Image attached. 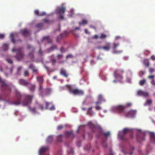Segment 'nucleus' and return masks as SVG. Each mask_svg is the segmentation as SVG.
I'll return each instance as SVG.
<instances>
[{
  "label": "nucleus",
  "instance_id": "nucleus-30",
  "mask_svg": "<svg viewBox=\"0 0 155 155\" xmlns=\"http://www.w3.org/2000/svg\"><path fill=\"white\" fill-rule=\"evenodd\" d=\"M10 37L13 43L15 44V41L14 39L13 34L12 33L10 35Z\"/></svg>",
  "mask_w": 155,
  "mask_h": 155
},
{
  "label": "nucleus",
  "instance_id": "nucleus-21",
  "mask_svg": "<svg viewBox=\"0 0 155 155\" xmlns=\"http://www.w3.org/2000/svg\"><path fill=\"white\" fill-rule=\"evenodd\" d=\"M37 80L40 83V84H41L43 83L44 79L42 76H38L37 78Z\"/></svg>",
  "mask_w": 155,
  "mask_h": 155
},
{
  "label": "nucleus",
  "instance_id": "nucleus-5",
  "mask_svg": "<svg viewBox=\"0 0 155 155\" xmlns=\"http://www.w3.org/2000/svg\"><path fill=\"white\" fill-rule=\"evenodd\" d=\"M25 99L22 103V104L24 106H28L32 102V100L33 97L32 95H25Z\"/></svg>",
  "mask_w": 155,
  "mask_h": 155
},
{
  "label": "nucleus",
  "instance_id": "nucleus-62",
  "mask_svg": "<svg viewBox=\"0 0 155 155\" xmlns=\"http://www.w3.org/2000/svg\"><path fill=\"white\" fill-rule=\"evenodd\" d=\"M43 89V87L41 85V84H40V87H39V90L41 91Z\"/></svg>",
  "mask_w": 155,
  "mask_h": 155
},
{
  "label": "nucleus",
  "instance_id": "nucleus-31",
  "mask_svg": "<svg viewBox=\"0 0 155 155\" xmlns=\"http://www.w3.org/2000/svg\"><path fill=\"white\" fill-rule=\"evenodd\" d=\"M28 109L32 111V112L34 113L36 112V108L35 107L31 108L30 106H28Z\"/></svg>",
  "mask_w": 155,
  "mask_h": 155
},
{
  "label": "nucleus",
  "instance_id": "nucleus-57",
  "mask_svg": "<svg viewBox=\"0 0 155 155\" xmlns=\"http://www.w3.org/2000/svg\"><path fill=\"white\" fill-rule=\"evenodd\" d=\"M151 59L153 61L155 60V56L153 55H152L151 57Z\"/></svg>",
  "mask_w": 155,
  "mask_h": 155
},
{
  "label": "nucleus",
  "instance_id": "nucleus-37",
  "mask_svg": "<svg viewBox=\"0 0 155 155\" xmlns=\"http://www.w3.org/2000/svg\"><path fill=\"white\" fill-rule=\"evenodd\" d=\"M106 37L107 35L105 34L104 33H102L101 36L99 37V38L103 39L105 38Z\"/></svg>",
  "mask_w": 155,
  "mask_h": 155
},
{
  "label": "nucleus",
  "instance_id": "nucleus-56",
  "mask_svg": "<svg viewBox=\"0 0 155 155\" xmlns=\"http://www.w3.org/2000/svg\"><path fill=\"white\" fill-rule=\"evenodd\" d=\"M151 83L152 85H155V81H154V79L152 80Z\"/></svg>",
  "mask_w": 155,
  "mask_h": 155
},
{
  "label": "nucleus",
  "instance_id": "nucleus-1",
  "mask_svg": "<svg viewBox=\"0 0 155 155\" xmlns=\"http://www.w3.org/2000/svg\"><path fill=\"white\" fill-rule=\"evenodd\" d=\"M65 87L68 89L69 92L74 95H82L84 94V92L82 90L78 89H72L70 85L67 84Z\"/></svg>",
  "mask_w": 155,
  "mask_h": 155
},
{
  "label": "nucleus",
  "instance_id": "nucleus-51",
  "mask_svg": "<svg viewBox=\"0 0 155 155\" xmlns=\"http://www.w3.org/2000/svg\"><path fill=\"white\" fill-rule=\"evenodd\" d=\"M63 128V126L62 125H60L58 126L57 129L58 130H60L62 129Z\"/></svg>",
  "mask_w": 155,
  "mask_h": 155
},
{
  "label": "nucleus",
  "instance_id": "nucleus-32",
  "mask_svg": "<svg viewBox=\"0 0 155 155\" xmlns=\"http://www.w3.org/2000/svg\"><path fill=\"white\" fill-rule=\"evenodd\" d=\"M62 34H60L59 36H58L57 38V41L58 42H59L62 39Z\"/></svg>",
  "mask_w": 155,
  "mask_h": 155
},
{
  "label": "nucleus",
  "instance_id": "nucleus-60",
  "mask_svg": "<svg viewBox=\"0 0 155 155\" xmlns=\"http://www.w3.org/2000/svg\"><path fill=\"white\" fill-rule=\"evenodd\" d=\"M98 38V36L97 35H95L93 36V38L94 39H97Z\"/></svg>",
  "mask_w": 155,
  "mask_h": 155
},
{
  "label": "nucleus",
  "instance_id": "nucleus-35",
  "mask_svg": "<svg viewBox=\"0 0 155 155\" xmlns=\"http://www.w3.org/2000/svg\"><path fill=\"white\" fill-rule=\"evenodd\" d=\"M146 82V80L144 79L140 81L139 82V84L140 85L142 86Z\"/></svg>",
  "mask_w": 155,
  "mask_h": 155
},
{
  "label": "nucleus",
  "instance_id": "nucleus-17",
  "mask_svg": "<svg viewBox=\"0 0 155 155\" xmlns=\"http://www.w3.org/2000/svg\"><path fill=\"white\" fill-rule=\"evenodd\" d=\"M19 81L21 84L24 86H27L29 84L28 82L23 79H20Z\"/></svg>",
  "mask_w": 155,
  "mask_h": 155
},
{
  "label": "nucleus",
  "instance_id": "nucleus-38",
  "mask_svg": "<svg viewBox=\"0 0 155 155\" xmlns=\"http://www.w3.org/2000/svg\"><path fill=\"white\" fill-rule=\"evenodd\" d=\"M21 68H22V67H21V66H19L17 68V73L18 74H20V71H21Z\"/></svg>",
  "mask_w": 155,
  "mask_h": 155
},
{
  "label": "nucleus",
  "instance_id": "nucleus-33",
  "mask_svg": "<svg viewBox=\"0 0 155 155\" xmlns=\"http://www.w3.org/2000/svg\"><path fill=\"white\" fill-rule=\"evenodd\" d=\"M57 46L56 45H54L51 47L50 48V51H52L54 49H57Z\"/></svg>",
  "mask_w": 155,
  "mask_h": 155
},
{
  "label": "nucleus",
  "instance_id": "nucleus-8",
  "mask_svg": "<svg viewBox=\"0 0 155 155\" xmlns=\"http://www.w3.org/2000/svg\"><path fill=\"white\" fill-rule=\"evenodd\" d=\"M124 73V71L123 70H116L115 71L114 75V77L116 78H120L122 79L123 76L120 74H123Z\"/></svg>",
  "mask_w": 155,
  "mask_h": 155
},
{
  "label": "nucleus",
  "instance_id": "nucleus-61",
  "mask_svg": "<svg viewBox=\"0 0 155 155\" xmlns=\"http://www.w3.org/2000/svg\"><path fill=\"white\" fill-rule=\"evenodd\" d=\"M39 107L41 110H43V107L42 105L40 104L39 105Z\"/></svg>",
  "mask_w": 155,
  "mask_h": 155
},
{
  "label": "nucleus",
  "instance_id": "nucleus-41",
  "mask_svg": "<svg viewBox=\"0 0 155 155\" xmlns=\"http://www.w3.org/2000/svg\"><path fill=\"white\" fill-rule=\"evenodd\" d=\"M110 133L108 131V132H105V133H103V135L105 136V137H107L109 135H110Z\"/></svg>",
  "mask_w": 155,
  "mask_h": 155
},
{
  "label": "nucleus",
  "instance_id": "nucleus-19",
  "mask_svg": "<svg viewBox=\"0 0 155 155\" xmlns=\"http://www.w3.org/2000/svg\"><path fill=\"white\" fill-rule=\"evenodd\" d=\"M35 14L38 16H41L45 15V12L42 13H39V11L38 10H36L35 11Z\"/></svg>",
  "mask_w": 155,
  "mask_h": 155
},
{
  "label": "nucleus",
  "instance_id": "nucleus-23",
  "mask_svg": "<svg viewBox=\"0 0 155 155\" xmlns=\"http://www.w3.org/2000/svg\"><path fill=\"white\" fill-rule=\"evenodd\" d=\"M65 135L66 137H68L70 136H73V132L72 131L70 132L66 131L65 132Z\"/></svg>",
  "mask_w": 155,
  "mask_h": 155
},
{
  "label": "nucleus",
  "instance_id": "nucleus-40",
  "mask_svg": "<svg viewBox=\"0 0 155 155\" xmlns=\"http://www.w3.org/2000/svg\"><path fill=\"white\" fill-rule=\"evenodd\" d=\"M132 105V104L130 103H127L126 104L125 106H124L125 107V108L126 107H129L131 106Z\"/></svg>",
  "mask_w": 155,
  "mask_h": 155
},
{
  "label": "nucleus",
  "instance_id": "nucleus-7",
  "mask_svg": "<svg viewBox=\"0 0 155 155\" xmlns=\"http://www.w3.org/2000/svg\"><path fill=\"white\" fill-rule=\"evenodd\" d=\"M125 109V107L122 105H118L112 108V110L114 111L119 113H124Z\"/></svg>",
  "mask_w": 155,
  "mask_h": 155
},
{
  "label": "nucleus",
  "instance_id": "nucleus-48",
  "mask_svg": "<svg viewBox=\"0 0 155 155\" xmlns=\"http://www.w3.org/2000/svg\"><path fill=\"white\" fill-rule=\"evenodd\" d=\"M60 50L61 52H64L66 51L65 50L63 47L61 48Z\"/></svg>",
  "mask_w": 155,
  "mask_h": 155
},
{
  "label": "nucleus",
  "instance_id": "nucleus-14",
  "mask_svg": "<svg viewBox=\"0 0 155 155\" xmlns=\"http://www.w3.org/2000/svg\"><path fill=\"white\" fill-rule=\"evenodd\" d=\"M20 32L22 35L25 36H29L30 34V31L26 29H23L21 30Z\"/></svg>",
  "mask_w": 155,
  "mask_h": 155
},
{
  "label": "nucleus",
  "instance_id": "nucleus-47",
  "mask_svg": "<svg viewBox=\"0 0 155 155\" xmlns=\"http://www.w3.org/2000/svg\"><path fill=\"white\" fill-rule=\"evenodd\" d=\"M95 108L97 110H99L101 109V107L98 105L96 106Z\"/></svg>",
  "mask_w": 155,
  "mask_h": 155
},
{
  "label": "nucleus",
  "instance_id": "nucleus-26",
  "mask_svg": "<svg viewBox=\"0 0 155 155\" xmlns=\"http://www.w3.org/2000/svg\"><path fill=\"white\" fill-rule=\"evenodd\" d=\"M29 68L32 69L33 72L38 73V71L37 69L35 68L33 64H31L29 66Z\"/></svg>",
  "mask_w": 155,
  "mask_h": 155
},
{
  "label": "nucleus",
  "instance_id": "nucleus-2",
  "mask_svg": "<svg viewBox=\"0 0 155 155\" xmlns=\"http://www.w3.org/2000/svg\"><path fill=\"white\" fill-rule=\"evenodd\" d=\"M22 49L21 47L18 48H14L12 49V52H15L16 53V55L15 57L18 61L21 60L23 57L24 54Z\"/></svg>",
  "mask_w": 155,
  "mask_h": 155
},
{
  "label": "nucleus",
  "instance_id": "nucleus-52",
  "mask_svg": "<svg viewBox=\"0 0 155 155\" xmlns=\"http://www.w3.org/2000/svg\"><path fill=\"white\" fill-rule=\"evenodd\" d=\"M57 58L58 59H60L63 57V55L62 54H58L57 56Z\"/></svg>",
  "mask_w": 155,
  "mask_h": 155
},
{
  "label": "nucleus",
  "instance_id": "nucleus-28",
  "mask_svg": "<svg viewBox=\"0 0 155 155\" xmlns=\"http://www.w3.org/2000/svg\"><path fill=\"white\" fill-rule=\"evenodd\" d=\"M53 140V136H50L48 137L47 139V143H49L51 142Z\"/></svg>",
  "mask_w": 155,
  "mask_h": 155
},
{
  "label": "nucleus",
  "instance_id": "nucleus-46",
  "mask_svg": "<svg viewBox=\"0 0 155 155\" xmlns=\"http://www.w3.org/2000/svg\"><path fill=\"white\" fill-rule=\"evenodd\" d=\"M6 60L8 63L12 64L13 63L12 60L11 59H7Z\"/></svg>",
  "mask_w": 155,
  "mask_h": 155
},
{
  "label": "nucleus",
  "instance_id": "nucleus-54",
  "mask_svg": "<svg viewBox=\"0 0 155 155\" xmlns=\"http://www.w3.org/2000/svg\"><path fill=\"white\" fill-rule=\"evenodd\" d=\"M5 35L3 34H0V39H2L4 38Z\"/></svg>",
  "mask_w": 155,
  "mask_h": 155
},
{
  "label": "nucleus",
  "instance_id": "nucleus-20",
  "mask_svg": "<svg viewBox=\"0 0 155 155\" xmlns=\"http://www.w3.org/2000/svg\"><path fill=\"white\" fill-rule=\"evenodd\" d=\"M50 104L49 103L46 102V109H48L50 110H54L55 109V107H54V106L53 105H52L51 107L49 108V105Z\"/></svg>",
  "mask_w": 155,
  "mask_h": 155
},
{
  "label": "nucleus",
  "instance_id": "nucleus-3",
  "mask_svg": "<svg viewBox=\"0 0 155 155\" xmlns=\"http://www.w3.org/2000/svg\"><path fill=\"white\" fill-rule=\"evenodd\" d=\"M66 10V8L64 6L58 7L56 9L55 12L56 14L58 16L60 19H64V14Z\"/></svg>",
  "mask_w": 155,
  "mask_h": 155
},
{
  "label": "nucleus",
  "instance_id": "nucleus-39",
  "mask_svg": "<svg viewBox=\"0 0 155 155\" xmlns=\"http://www.w3.org/2000/svg\"><path fill=\"white\" fill-rule=\"evenodd\" d=\"M24 74L25 76L27 77L29 76V73L28 71L25 70L24 72Z\"/></svg>",
  "mask_w": 155,
  "mask_h": 155
},
{
  "label": "nucleus",
  "instance_id": "nucleus-29",
  "mask_svg": "<svg viewBox=\"0 0 155 155\" xmlns=\"http://www.w3.org/2000/svg\"><path fill=\"white\" fill-rule=\"evenodd\" d=\"M62 135L60 134L57 137V140L59 142H61L62 141Z\"/></svg>",
  "mask_w": 155,
  "mask_h": 155
},
{
  "label": "nucleus",
  "instance_id": "nucleus-24",
  "mask_svg": "<svg viewBox=\"0 0 155 155\" xmlns=\"http://www.w3.org/2000/svg\"><path fill=\"white\" fill-rule=\"evenodd\" d=\"M46 40L47 42L49 43H51L52 40L50 38L49 36L44 37L43 38V40Z\"/></svg>",
  "mask_w": 155,
  "mask_h": 155
},
{
  "label": "nucleus",
  "instance_id": "nucleus-43",
  "mask_svg": "<svg viewBox=\"0 0 155 155\" xmlns=\"http://www.w3.org/2000/svg\"><path fill=\"white\" fill-rule=\"evenodd\" d=\"M43 25L42 23H40L37 24L36 25V27L37 28H40L43 26Z\"/></svg>",
  "mask_w": 155,
  "mask_h": 155
},
{
  "label": "nucleus",
  "instance_id": "nucleus-18",
  "mask_svg": "<svg viewBox=\"0 0 155 155\" xmlns=\"http://www.w3.org/2000/svg\"><path fill=\"white\" fill-rule=\"evenodd\" d=\"M60 74L65 77L68 78V75L65 70L64 69H62L61 70Z\"/></svg>",
  "mask_w": 155,
  "mask_h": 155
},
{
  "label": "nucleus",
  "instance_id": "nucleus-49",
  "mask_svg": "<svg viewBox=\"0 0 155 155\" xmlns=\"http://www.w3.org/2000/svg\"><path fill=\"white\" fill-rule=\"evenodd\" d=\"M147 103L148 104H150L152 103V101L151 100H148L147 101Z\"/></svg>",
  "mask_w": 155,
  "mask_h": 155
},
{
  "label": "nucleus",
  "instance_id": "nucleus-53",
  "mask_svg": "<svg viewBox=\"0 0 155 155\" xmlns=\"http://www.w3.org/2000/svg\"><path fill=\"white\" fill-rule=\"evenodd\" d=\"M43 21L46 23H49V21L47 19H43Z\"/></svg>",
  "mask_w": 155,
  "mask_h": 155
},
{
  "label": "nucleus",
  "instance_id": "nucleus-11",
  "mask_svg": "<svg viewBox=\"0 0 155 155\" xmlns=\"http://www.w3.org/2000/svg\"><path fill=\"white\" fill-rule=\"evenodd\" d=\"M129 129L127 128H125L123 130V132L124 134L122 135H121L120 134H118V137L121 140H123L124 138L125 135V134L129 132Z\"/></svg>",
  "mask_w": 155,
  "mask_h": 155
},
{
  "label": "nucleus",
  "instance_id": "nucleus-9",
  "mask_svg": "<svg viewBox=\"0 0 155 155\" xmlns=\"http://www.w3.org/2000/svg\"><path fill=\"white\" fill-rule=\"evenodd\" d=\"M145 133L140 131H139L137 135V139L138 141L140 142L145 139Z\"/></svg>",
  "mask_w": 155,
  "mask_h": 155
},
{
  "label": "nucleus",
  "instance_id": "nucleus-44",
  "mask_svg": "<svg viewBox=\"0 0 155 155\" xmlns=\"http://www.w3.org/2000/svg\"><path fill=\"white\" fill-rule=\"evenodd\" d=\"M149 95L148 93L147 92H145L143 91V94L142 96L144 97H147Z\"/></svg>",
  "mask_w": 155,
  "mask_h": 155
},
{
  "label": "nucleus",
  "instance_id": "nucleus-34",
  "mask_svg": "<svg viewBox=\"0 0 155 155\" xmlns=\"http://www.w3.org/2000/svg\"><path fill=\"white\" fill-rule=\"evenodd\" d=\"M8 49V45L6 44H3V49L4 51H7Z\"/></svg>",
  "mask_w": 155,
  "mask_h": 155
},
{
  "label": "nucleus",
  "instance_id": "nucleus-13",
  "mask_svg": "<svg viewBox=\"0 0 155 155\" xmlns=\"http://www.w3.org/2000/svg\"><path fill=\"white\" fill-rule=\"evenodd\" d=\"M110 48V43H107L106 44V46H101L98 47L99 49H102L106 51H108Z\"/></svg>",
  "mask_w": 155,
  "mask_h": 155
},
{
  "label": "nucleus",
  "instance_id": "nucleus-50",
  "mask_svg": "<svg viewBox=\"0 0 155 155\" xmlns=\"http://www.w3.org/2000/svg\"><path fill=\"white\" fill-rule=\"evenodd\" d=\"M154 78V76L153 75H150L148 76V78L149 79H152V80Z\"/></svg>",
  "mask_w": 155,
  "mask_h": 155
},
{
  "label": "nucleus",
  "instance_id": "nucleus-58",
  "mask_svg": "<svg viewBox=\"0 0 155 155\" xmlns=\"http://www.w3.org/2000/svg\"><path fill=\"white\" fill-rule=\"evenodd\" d=\"M100 101H97L95 103V104H96V105H98L100 104L101 103V102Z\"/></svg>",
  "mask_w": 155,
  "mask_h": 155
},
{
  "label": "nucleus",
  "instance_id": "nucleus-12",
  "mask_svg": "<svg viewBox=\"0 0 155 155\" xmlns=\"http://www.w3.org/2000/svg\"><path fill=\"white\" fill-rule=\"evenodd\" d=\"M27 48L30 50V51H31L29 53V56L31 58H33L34 57L33 53L35 51L34 48L31 45H28L27 47Z\"/></svg>",
  "mask_w": 155,
  "mask_h": 155
},
{
  "label": "nucleus",
  "instance_id": "nucleus-55",
  "mask_svg": "<svg viewBox=\"0 0 155 155\" xmlns=\"http://www.w3.org/2000/svg\"><path fill=\"white\" fill-rule=\"evenodd\" d=\"M72 57H73L72 55L71 54H70L67 55L66 57V58H72Z\"/></svg>",
  "mask_w": 155,
  "mask_h": 155
},
{
  "label": "nucleus",
  "instance_id": "nucleus-64",
  "mask_svg": "<svg viewBox=\"0 0 155 155\" xmlns=\"http://www.w3.org/2000/svg\"><path fill=\"white\" fill-rule=\"evenodd\" d=\"M109 155H114L113 153L111 150H110V154Z\"/></svg>",
  "mask_w": 155,
  "mask_h": 155
},
{
  "label": "nucleus",
  "instance_id": "nucleus-45",
  "mask_svg": "<svg viewBox=\"0 0 155 155\" xmlns=\"http://www.w3.org/2000/svg\"><path fill=\"white\" fill-rule=\"evenodd\" d=\"M143 91H137V94L138 95H139L142 96L143 94Z\"/></svg>",
  "mask_w": 155,
  "mask_h": 155
},
{
  "label": "nucleus",
  "instance_id": "nucleus-15",
  "mask_svg": "<svg viewBox=\"0 0 155 155\" xmlns=\"http://www.w3.org/2000/svg\"><path fill=\"white\" fill-rule=\"evenodd\" d=\"M114 47L113 48V52L114 53H119L122 52L121 51H116V49L117 47L119 45V44L118 43H113Z\"/></svg>",
  "mask_w": 155,
  "mask_h": 155
},
{
  "label": "nucleus",
  "instance_id": "nucleus-10",
  "mask_svg": "<svg viewBox=\"0 0 155 155\" xmlns=\"http://www.w3.org/2000/svg\"><path fill=\"white\" fill-rule=\"evenodd\" d=\"M136 111L130 110L127 113H125V116L127 117H132L134 116L136 113Z\"/></svg>",
  "mask_w": 155,
  "mask_h": 155
},
{
  "label": "nucleus",
  "instance_id": "nucleus-4",
  "mask_svg": "<svg viewBox=\"0 0 155 155\" xmlns=\"http://www.w3.org/2000/svg\"><path fill=\"white\" fill-rule=\"evenodd\" d=\"M15 96L17 100L13 101L12 104H13L18 105L20 104L21 99L22 96L20 93L18 91H15Z\"/></svg>",
  "mask_w": 155,
  "mask_h": 155
},
{
  "label": "nucleus",
  "instance_id": "nucleus-63",
  "mask_svg": "<svg viewBox=\"0 0 155 155\" xmlns=\"http://www.w3.org/2000/svg\"><path fill=\"white\" fill-rule=\"evenodd\" d=\"M149 62H148L146 64H145V66L147 67H148L149 65Z\"/></svg>",
  "mask_w": 155,
  "mask_h": 155
},
{
  "label": "nucleus",
  "instance_id": "nucleus-27",
  "mask_svg": "<svg viewBox=\"0 0 155 155\" xmlns=\"http://www.w3.org/2000/svg\"><path fill=\"white\" fill-rule=\"evenodd\" d=\"M87 21L86 20L83 19L81 22H79V25H85L87 24Z\"/></svg>",
  "mask_w": 155,
  "mask_h": 155
},
{
  "label": "nucleus",
  "instance_id": "nucleus-6",
  "mask_svg": "<svg viewBox=\"0 0 155 155\" xmlns=\"http://www.w3.org/2000/svg\"><path fill=\"white\" fill-rule=\"evenodd\" d=\"M0 84H1V87L2 90L8 89L10 91H11V89L9 88V85L6 83L5 80L2 79L0 77Z\"/></svg>",
  "mask_w": 155,
  "mask_h": 155
},
{
  "label": "nucleus",
  "instance_id": "nucleus-16",
  "mask_svg": "<svg viewBox=\"0 0 155 155\" xmlns=\"http://www.w3.org/2000/svg\"><path fill=\"white\" fill-rule=\"evenodd\" d=\"M93 107H89L87 110V114L89 115L90 116H91L93 115L94 114V112L92 111V109Z\"/></svg>",
  "mask_w": 155,
  "mask_h": 155
},
{
  "label": "nucleus",
  "instance_id": "nucleus-59",
  "mask_svg": "<svg viewBox=\"0 0 155 155\" xmlns=\"http://www.w3.org/2000/svg\"><path fill=\"white\" fill-rule=\"evenodd\" d=\"M134 150V148H133L132 149V151L130 152L129 153H128V154H129L130 155H132L133 154V150Z\"/></svg>",
  "mask_w": 155,
  "mask_h": 155
},
{
  "label": "nucleus",
  "instance_id": "nucleus-22",
  "mask_svg": "<svg viewBox=\"0 0 155 155\" xmlns=\"http://www.w3.org/2000/svg\"><path fill=\"white\" fill-rule=\"evenodd\" d=\"M150 137L151 141L155 143V134L153 133L150 134Z\"/></svg>",
  "mask_w": 155,
  "mask_h": 155
},
{
  "label": "nucleus",
  "instance_id": "nucleus-25",
  "mask_svg": "<svg viewBox=\"0 0 155 155\" xmlns=\"http://www.w3.org/2000/svg\"><path fill=\"white\" fill-rule=\"evenodd\" d=\"M35 85L34 84H30L29 86V89L31 91H34L35 90Z\"/></svg>",
  "mask_w": 155,
  "mask_h": 155
},
{
  "label": "nucleus",
  "instance_id": "nucleus-36",
  "mask_svg": "<svg viewBox=\"0 0 155 155\" xmlns=\"http://www.w3.org/2000/svg\"><path fill=\"white\" fill-rule=\"evenodd\" d=\"M98 100L99 101H101L102 100H103L104 101H105V100L104 99H103V97L101 95H100L98 96Z\"/></svg>",
  "mask_w": 155,
  "mask_h": 155
},
{
  "label": "nucleus",
  "instance_id": "nucleus-42",
  "mask_svg": "<svg viewBox=\"0 0 155 155\" xmlns=\"http://www.w3.org/2000/svg\"><path fill=\"white\" fill-rule=\"evenodd\" d=\"M149 71L150 73V74H152L153 72H154L155 71V69L151 68H150Z\"/></svg>",
  "mask_w": 155,
  "mask_h": 155
}]
</instances>
